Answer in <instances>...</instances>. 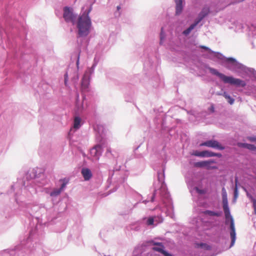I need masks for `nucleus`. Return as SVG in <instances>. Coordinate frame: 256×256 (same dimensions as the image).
Wrapping results in <instances>:
<instances>
[{"mask_svg": "<svg viewBox=\"0 0 256 256\" xmlns=\"http://www.w3.org/2000/svg\"><path fill=\"white\" fill-rule=\"evenodd\" d=\"M91 10L92 8H90L86 14L84 13L78 18L77 28H78V34L80 36H86L89 33L91 21L88 16V14Z\"/></svg>", "mask_w": 256, "mask_h": 256, "instance_id": "1", "label": "nucleus"}, {"mask_svg": "<svg viewBox=\"0 0 256 256\" xmlns=\"http://www.w3.org/2000/svg\"><path fill=\"white\" fill-rule=\"evenodd\" d=\"M210 72L212 74L218 76L224 83L229 84L236 86L244 87L246 86V83L244 80L239 78H234L232 76H225L224 74L219 72L214 68H210Z\"/></svg>", "mask_w": 256, "mask_h": 256, "instance_id": "2", "label": "nucleus"}, {"mask_svg": "<svg viewBox=\"0 0 256 256\" xmlns=\"http://www.w3.org/2000/svg\"><path fill=\"white\" fill-rule=\"evenodd\" d=\"M223 209L226 218V220L228 219H230V236L231 238V244L230 246V248L236 242V234L234 228V224L232 217L230 216V211L229 210V208L228 206V202L226 200V202L224 200V206H223Z\"/></svg>", "mask_w": 256, "mask_h": 256, "instance_id": "3", "label": "nucleus"}, {"mask_svg": "<svg viewBox=\"0 0 256 256\" xmlns=\"http://www.w3.org/2000/svg\"><path fill=\"white\" fill-rule=\"evenodd\" d=\"M209 12V8H204L200 14L198 20L196 21L194 24H191L189 28L183 32L184 35L188 34L190 32L197 26V24L204 18Z\"/></svg>", "mask_w": 256, "mask_h": 256, "instance_id": "4", "label": "nucleus"}, {"mask_svg": "<svg viewBox=\"0 0 256 256\" xmlns=\"http://www.w3.org/2000/svg\"><path fill=\"white\" fill-rule=\"evenodd\" d=\"M63 17L66 22H71L74 24L76 16L70 8L66 6L64 8Z\"/></svg>", "mask_w": 256, "mask_h": 256, "instance_id": "5", "label": "nucleus"}, {"mask_svg": "<svg viewBox=\"0 0 256 256\" xmlns=\"http://www.w3.org/2000/svg\"><path fill=\"white\" fill-rule=\"evenodd\" d=\"M200 146H206L209 148H216L220 150L224 149V147L222 146L218 141L216 140H210L202 142Z\"/></svg>", "mask_w": 256, "mask_h": 256, "instance_id": "6", "label": "nucleus"}, {"mask_svg": "<svg viewBox=\"0 0 256 256\" xmlns=\"http://www.w3.org/2000/svg\"><path fill=\"white\" fill-rule=\"evenodd\" d=\"M102 146L98 144L90 150V154L95 160H99L100 157L102 154Z\"/></svg>", "mask_w": 256, "mask_h": 256, "instance_id": "7", "label": "nucleus"}, {"mask_svg": "<svg viewBox=\"0 0 256 256\" xmlns=\"http://www.w3.org/2000/svg\"><path fill=\"white\" fill-rule=\"evenodd\" d=\"M214 162L212 160L202 161V162H196L194 163V166L196 167H198V168L207 167L208 170H209L210 168L214 169V168H216V166H212V167L209 166V164H210L212 163H214Z\"/></svg>", "mask_w": 256, "mask_h": 256, "instance_id": "8", "label": "nucleus"}, {"mask_svg": "<svg viewBox=\"0 0 256 256\" xmlns=\"http://www.w3.org/2000/svg\"><path fill=\"white\" fill-rule=\"evenodd\" d=\"M81 173L85 180H88L92 177V173L88 168H83L82 170Z\"/></svg>", "mask_w": 256, "mask_h": 256, "instance_id": "9", "label": "nucleus"}, {"mask_svg": "<svg viewBox=\"0 0 256 256\" xmlns=\"http://www.w3.org/2000/svg\"><path fill=\"white\" fill-rule=\"evenodd\" d=\"M176 2V14L179 15L182 10V0H175Z\"/></svg>", "mask_w": 256, "mask_h": 256, "instance_id": "10", "label": "nucleus"}, {"mask_svg": "<svg viewBox=\"0 0 256 256\" xmlns=\"http://www.w3.org/2000/svg\"><path fill=\"white\" fill-rule=\"evenodd\" d=\"M90 84V80L88 76L84 75L82 80V88L86 90L88 88Z\"/></svg>", "mask_w": 256, "mask_h": 256, "instance_id": "11", "label": "nucleus"}, {"mask_svg": "<svg viewBox=\"0 0 256 256\" xmlns=\"http://www.w3.org/2000/svg\"><path fill=\"white\" fill-rule=\"evenodd\" d=\"M238 146L240 147L244 148L250 150L256 151V146L254 144L246 143H238Z\"/></svg>", "mask_w": 256, "mask_h": 256, "instance_id": "12", "label": "nucleus"}, {"mask_svg": "<svg viewBox=\"0 0 256 256\" xmlns=\"http://www.w3.org/2000/svg\"><path fill=\"white\" fill-rule=\"evenodd\" d=\"M200 47L208 51L211 54H214V56L217 57L218 58L222 59L223 56L221 54L219 53H216L212 50H211L208 47H206L204 46H200Z\"/></svg>", "mask_w": 256, "mask_h": 256, "instance_id": "13", "label": "nucleus"}, {"mask_svg": "<svg viewBox=\"0 0 256 256\" xmlns=\"http://www.w3.org/2000/svg\"><path fill=\"white\" fill-rule=\"evenodd\" d=\"M81 118L79 116H76L74 121V128L78 129L80 127Z\"/></svg>", "mask_w": 256, "mask_h": 256, "instance_id": "14", "label": "nucleus"}, {"mask_svg": "<svg viewBox=\"0 0 256 256\" xmlns=\"http://www.w3.org/2000/svg\"><path fill=\"white\" fill-rule=\"evenodd\" d=\"M154 245H158V246H158V247H154L152 248L153 250H155V251H156V252H160V253H162V254L163 253V252L164 251V250H163V246L162 244L160 242H156L154 243Z\"/></svg>", "mask_w": 256, "mask_h": 256, "instance_id": "15", "label": "nucleus"}, {"mask_svg": "<svg viewBox=\"0 0 256 256\" xmlns=\"http://www.w3.org/2000/svg\"><path fill=\"white\" fill-rule=\"evenodd\" d=\"M196 247L202 248L206 250H210L211 249L210 246L206 243L196 244Z\"/></svg>", "mask_w": 256, "mask_h": 256, "instance_id": "16", "label": "nucleus"}, {"mask_svg": "<svg viewBox=\"0 0 256 256\" xmlns=\"http://www.w3.org/2000/svg\"><path fill=\"white\" fill-rule=\"evenodd\" d=\"M202 213L204 214L208 215L210 216H220V214L218 212H215L209 210H206L202 212Z\"/></svg>", "mask_w": 256, "mask_h": 256, "instance_id": "17", "label": "nucleus"}, {"mask_svg": "<svg viewBox=\"0 0 256 256\" xmlns=\"http://www.w3.org/2000/svg\"><path fill=\"white\" fill-rule=\"evenodd\" d=\"M62 191L59 188L54 189L52 192L50 193L51 196H56L61 193Z\"/></svg>", "mask_w": 256, "mask_h": 256, "instance_id": "18", "label": "nucleus"}, {"mask_svg": "<svg viewBox=\"0 0 256 256\" xmlns=\"http://www.w3.org/2000/svg\"><path fill=\"white\" fill-rule=\"evenodd\" d=\"M212 152H209L208 150H204L202 152V157H212Z\"/></svg>", "mask_w": 256, "mask_h": 256, "instance_id": "19", "label": "nucleus"}, {"mask_svg": "<svg viewBox=\"0 0 256 256\" xmlns=\"http://www.w3.org/2000/svg\"><path fill=\"white\" fill-rule=\"evenodd\" d=\"M223 96L225 97L228 100V102L232 104L234 102V99L232 98L229 95H228L226 92H224Z\"/></svg>", "mask_w": 256, "mask_h": 256, "instance_id": "20", "label": "nucleus"}, {"mask_svg": "<svg viewBox=\"0 0 256 256\" xmlns=\"http://www.w3.org/2000/svg\"><path fill=\"white\" fill-rule=\"evenodd\" d=\"M222 191H223L222 202H223V206H224V200L225 202H226V200L228 202V200H227V198H226V193L224 188H222Z\"/></svg>", "mask_w": 256, "mask_h": 256, "instance_id": "21", "label": "nucleus"}, {"mask_svg": "<svg viewBox=\"0 0 256 256\" xmlns=\"http://www.w3.org/2000/svg\"><path fill=\"white\" fill-rule=\"evenodd\" d=\"M154 219L152 217H150L148 218L146 222L148 225H152L154 224Z\"/></svg>", "mask_w": 256, "mask_h": 256, "instance_id": "22", "label": "nucleus"}, {"mask_svg": "<svg viewBox=\"0 0 256 256\" xmlns=\"http://www.w3.org/2000/svg\"><path fill=\"white\" fill-rule=\"evenodd\" d=\"M192 155H194V156H196L202 157V152H198V150H196V151H194L193 152V153L192 154Z\"/></svg>", "mask_w": 256, "mask_h": 256, "instance_id": "23", "label": "nucleus"}, {"mask_svg": "<svg viewBox=\"0 0 256 256\" xmlns=\"http://www.w3.org/2000/svg\"><path fill=\"white\" fill-rule=\"evenodd\" d=\"M196 191L200 194H204L206 193V190H204L199 189L198 188H196Z\"/></svg>", "mask_w": 256, "mask_h": 256, "instance_id": "24", "label": "nucleus"}, {"mask_svg": "<svg viewBox=\"0 0 256 256\" xmlns=\"http://www.w3.org/2000/svg\"><path fill=\"white\" fill-rule=\"evenodd\" d=\"M252 202L253 204V207L254 210L255 214H256V200L252 198Z\"/></svg>", "mask_w": 256, "mask_h": 256, "instance_id": "25", "label": "nucleus"}, {"mask_svg": "<svg viewBox=\"0 0 256 256\" xmlns=\"http://www.w3.org/2000/svg\"><path fill=\"white\" fill-rule=\"evenodd\" d=\"M212 156H218L219 158L222 156V154L219 153H215L212 152Z\"/></svg>", "mask_w": 256, "mask_h": 256, "instance_id": "26", "label": "nucleus"}, {"mask_svg": "<svg viewBox=\"0 0 256 256\" xmlns=\"http://www.w3.org/2000/svg\"><path fill=\"white\" fill-rule=\"evenodd\" d=\"M234 196L235 198H236L238 196V188L236 186L234 188Z\"/></svg>", "mask_w": 256, "mask_h": 256, "instance_id": "27", "label": "nucleus"}, {"mask_svg": "<svg viewBox=\"0 0 256 256\" xmlns=\"http://www.w3.org/2000/svg\"><path fill=\"white\" fill-rule=\"evenodd\" d=\"M68 80V74L66 73L64 74V84L66 85Z\"/></svg>", "mask_w": 256, "mask_h": 256, "instance_id": "28", "label": "nucleus"}, {"mask_svg": "<svg viewBox=\"0 0 256 256\" xmlns=\"http://www.w3.org/2000/svg\"><path fill=\"white\" fill-rule=\"evenodd\" d=\"M248 140L251 142H256V138H255V137H248Z\"/></svg>", "mask_w": 256, "mask_h": 256, "instance_id": "29", "label": "nucleus"}, {"mask_svg": "<svg viewBox=\"0 0 256 256\" xmlns=\"http://www.w3.org/2000/svg\"><path fill=\"white\" fill-rule=\"evenodd\" d=\"M162 254L164 256H173L172 254L168 253V252H166V250H164V252H163V253Z\"/></svg>", "mask_w": 256, "mask_h": 256, "instance_id": "30", "label": "nucleus"}, {"mask_svg": "<svg viewBox=\"0 0 256 256\" xmlns=\"http://www.w3.org/2000/svg\"><path fill=\"white\" fill-rule=\"evenodd\" d=\"M226 61L228 62H235V60L233 58H228L226 59Z\"/></svg>", "mask_w": 256, "mask_h": 256, "instance_id": "31", "label": "nucleus"}, {"mask_svg": "<svg viewBox=\"0 0 256 256\" xmlns=\"http://www.w3.org/2000/svg\"><path fill=\"white\" fill-rule=\"evenodd\" d=\"M66 184L65 183H63L62 186H61V187L59 188L60 190L61 191H62V190L64 189V188L66 186Z\"/></svg>", "mask_w": 256, "mask_h": 256, "instance_id": "32", "label": "nucleus"}, {"mask_svg": "<svg viewBox=\"0 0 256 256\" xmlns=\"http://www.w3.org/2000/svg\"><path fill=\"white\" fill-rule=\"evenodd\" d=\"M79 60H80V56H78V60L76 61V65H77L78 67V64H79Z\"/></svg>", "mask_w": 256, "mask_h": 256, "instance_id": "33", "label": "nucleus"}, {"mask_svg": "<svg viewBox=\"0 0 256 256\" xmlns=\"http://www.w3.org/2000/svg\"><path fill=\"white\" fill-rule=\"evenodd\" d=\"M106 152L107 153H111V150L110 148H108L106 150Z\"/></svg>", "mask_w": 256, "mask_h": 256, "instance_id": "34", "label": "nucleus"}, {"mask_svg": "<svg viewBox=\"0 0 256 256\" xmlns=\"http://www.w3.org/2000/svg\"><path fill=\"white\" fill-rule=\"evenodd\" d=\"M210 110H212V112H214V107L212 106L210 108Z\"/></svg>", "mask_w": 256, "mask_h": 256, "instance_id": "35", "label": "nucleus"}, {"mask_svg": "<svg viewBox=\"0 0 256 256\" xmlns=\"http://www.w3.org/2000/svg\"><path fill=\"white\" fill-rule=\"evenodd\" d=\"M163 30H164V28H161V38L162 37V34L163 32Z\"/></svg>", "mask_w": 256, "mask_h": 256, "instance_id": "36", "label": "nucleus"}, {"mask_svg": "<svg viewBox=\"0 0 256 256\" xmlns=\"http://www.w3.org/2000/svg\"><path fill=\"white\" fill-rule=\"evenodd\" d=\"M116 8L118 10H120V6H117Z\"/></svg>", "mask_w": 256, "mask_h": 256, "instance_id": "37", "label": "nucleus"}]
</instances>
